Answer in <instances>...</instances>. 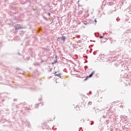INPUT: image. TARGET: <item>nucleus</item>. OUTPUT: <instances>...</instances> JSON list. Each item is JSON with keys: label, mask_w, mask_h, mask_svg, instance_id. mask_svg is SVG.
<instances>
[{"label": "nucleus", "mask_w": 131, "mask_h": 131, "mask_svg": "<svg viewBox=\"0 0 131 131\" xmlns=\"http://www.w3.org/2000/svg\"><path fill=\"white\" fill-rule=\"evenodd\" d=\"M58 72H55L54 74L55 76H57L58 77H59L60 78H62V74L61 73H58Z\"/></svg>", "instance_id": "obj_1"}, {"label": "nucleus", "mask_w": 131, "mask_h": 131, "mask_svg": "<svg viewBox=\"0 0 131 131\" xmlns=\"http://www.w3.org/2000/svg\"><path fill=\"white\" fill-rule=\"evenodd\" d=\"M95 73H96V71H93L91 73V74H90L89 75V78H91L93 77V75H94V74H95Z\"/></svg>", "instance_id": "obj_2"}, {"label": "nucleus", "mask_w": 131, "mask_h": 131, "mask_svg": "<svg viewBox=\"0 0 131 131\" xmlns=\"http://www.w3.org/2000/svg\"><path fill=\"white\" fill-rule=\"evenodd\" d=\"M26 125H27V126H28V127H30V126H31V125L30 124V122L28 121L26 122Z\"/></svg>", "instance_id": "obj_3"}, {"label": "nucleus", "mask_w": 131, "mask_h": 131, "mask_svg": "<svg viewBox=\"0 0 131 131\" xmlns=\"http://www.w3.org/2000/svg\"><path fill=\"white\" fill-rule=\"evenodd\" d=\"M61 40H63V41H65L66 40V37L63 36L61 37H60Z\"/></svg>", "instance_id": "obj_4"}, {"label": "nucleus", "mask_w": 131, "mask_h": 131, "mask_svg": "<svg viewBox=\"0 0 131 131\" xmlns=\"http://www.w3.org/2000/svg\"><path fill=\"white\" fill-rule=\"evenodd\" d=\"M42 104H43L42 102L40 103H39L38 104H36L35 105V107L36 108H38V106H40V105H41V106H42Z\"/></svg>", "instance_id": "obj_5"}, {"label": "nucleus", "mask_w": 131, "mask_h": 131, "mask_svg": "<svg viewBox=\"0 0 131 131\" xmlns=\"http://www.w3.org/2000/svg\"><path fill=\"white\" fill-rule=\"evenodd\" d=\"M83 24L85 25H88V24H91V20L90 21V22H88L86 21H85L83 22Z\"/></svg>", "instance_id": "obj_6"}, {"label": "nucleus", "mask_w": 131, "mask_h": 131, "mask_svg": "<svg viewBox=\"0 0 131 131\" xmlns=\"http://www.w3.org/2000/svg\"><path fill=\"white\" fill-rule=\"evenodd\" d=\"M106 5V1H103L102 2V6H101V9H103V6H105Z\"/></svg>", "instance_id": "obj_7"}, {"label": "nucleus", "mask_w": 131, "mask_h": 131, "mask_svg": "<svg viewBox=\"0 0 131 131\" xmlns=\"http://www.w3.org/2000/svg\"><path fill=\"white\" fill-rule=\"evenodd\" d=\"M94 22H95V23H97V19H95L94 21L91 20V24L94 23Z\"/></svg>", "instance_id": "obj_8"}, {"label": "nucleus", "mask_w": 131, "mask_h": 131, "mask_svg": "<svg viewBox=\"0 0 131 131\" xmlns=\"http://www.w3.org/2000/svg\"><path fill=\"white\" fill-rule=\"evenodd\" d=\"M105 123L106 125H108V124H109V120H106Z\"/></svg>", "instance_id": "obj_9"}, {"label": "nucleus", "mask_w": 131, "mask_h": 131, "mask_svg": "<svg viewBox=\"0 0 131 131\" xmlns=\"http://www.w3.org/2000/svg\"><path fill=\"white\" fill-rule=\"evenodd\" d=\"M17 73L18 74H23V72L18 71Z\"/></svg>", "instance_id": "obj_10"}, {"label": "nucleus", "mask_w": 131, "mask_h": 131, "mask_svg": "<svg viewBox=\"0 0 131 131\" xmlns=\"http://www.w3.org/2000/svg\"><path fill=\"white\" fill-rule=\"evenodd\" d=\"M89 78H90L89 76H86L85 78L84 79V80L85 81H86L87 79H89Z\"/></svg>", "instance_id": "obj_11"}, {"label": "nucleus", "mask_w": 131, "mask_h": 131, "mask_svg": "<svg viewBox=\"0 0 131 131\" xmlns=\"http://www.w3.org/2000/svg\"><path fill=\"white\" fill-rule=\"evenodd\" d=\"M43 19H45V20H46V21H48V18H47V17L43 15Z\"/></svg>", "instance_id": "obj_12"}, {"label": "nucleus", "mask_w": 131, "mask_h": 131, "mask_svg": "<svg viewBox=\"0 0 131 131\" xmlns=\"http://www.w3.org/2000/svg\"><path fill=\"white\" fill-rule=\"evenodd\" d=\"M57 62H58V61L57 60H56L53 62H52V64H56V63H57Z\"/></svg>", "instance_id": "obj_13"}, {"label": "nucleus", "mask_w": 131, "mask_h": 131, "mask_svg": "<svg viewBox=\"0 0 131 131\" xmlns=\"http://www.w3.org/2000/svg\"><path fill=\"white\" fill-rule=\"evenodd\" d=\"M92 104H93V102H91V101H89V103H88L89 105H92Z\"/></svg>", "instance_id": "obj_14"}, {"label": "nucleus", "mask_w": 131, "mask_h": 131, "mask_svg": "<svg viewBox=\"0 0 131 131\" xmlns=\"http://www.w3.org/2000/svg\"><path fill=\"white\" fill-rule=\"evenodd\" d=\"M15 30H18L19 29V27H15Z\"/></svg>", "instance_id": "obj_15"}, {"label": "nucleus", "mask_w": 131, "mask_h": 131, "mask_svg": "<svg viewBox=\"0 0 131 131\" xmlns=\"http://www.w3.org/2000/svg\"><path fill=\"white\" fill-rule=\"evenodd\" d=\"M102 117L103 118H107V115H103Z\"/></svg>", "instance_id": "obj_16"}, {"label": "nucleus", "mask_w": 131, "mask_h": 131, "mask_svg": "<svg viewBox=\"0 0 131 131\" xmlns=\"http://www.w3.org/2000/svg\"><path fill=\"white\" fill-rule=\"evenodd\" d=\"M79 14H82V10H80L79 12H78Z\"/></svg>", "instance_id": "obj_17"}, {"label": "nucleus", "mask_w": 131, "mask_h": 131, "mask_svg": "<svg viewBox=\"0 0 131 131\" xmlns=\"http://www.w3.org/2000/svg\"><path fill=\"white\" fill-rule=\"evenodd\" d=\"M23 27H18V29H23Z\"/></svg>", "instance_id": "obj_18"}, {"label": "nucleus", "mask_w": 131, "mask_h": 131, "mask_svg": "<svg viewBox=\"0 0 131 131\" xmlns=\"http://www.w3.org/2000/svg\"><path fill=\"white\" fill-rule=\"evenodd\" d=\"M27 61H29V60H30V57H27Z\"/></svg>", "instance_id": "obj_19"}, {"label": "nucleus", "mask_w": 131, "mask_h": 131, "mask_svg": "<svg viewBox=\"0 0 131 131\" xmlns=\"http://www.w3.org/2000/svg\"><path fill=\"white\" fill-rule=\"evenodd\" d=\"M80 130H81V131H83V130L82 129V128L81 127L79 128V131H80Z\"/></svg>", "instance_id": "obj_20"}, {"label": "nucleus", "mask_w": 131, "mask_h": 131, "mask_svg": "<svg viewBox=\"0 0 131 131\" xmlns=\"http://www.w3.org/2000/svg\"><path fill=\"white\" fill-rule=\"evenodd\" d=\"M9 8H10V9H13V6H12V5L10 6H9Z\"/></svg>", "instance_id": "obj_21"}, {"label": "nucleus", "mask_w": 131, "mask_h": 131, "mask_svg": "<svg viewBox=\"0 0 131 131\" xmlns=\"http://www.w3.org/2000/svg\"><path fill=\"white\" fill-rule=\"evenodd\" d=\"M48 16H49V17H51V13H48Z\"/></svg>", "instance_id": "obj_22"}, {"label": "nucleus", "mask_w": 131, "mask_h": 131, "mask_svg": "<svg viewBox=\"0 0 131 131\" xmlns=\"http://www.w3.org/2000/svg\"><path fill=\"white\" fill-rule=\"evenodd\" d=\"M18 56H21V54L19 52L17 53Z\"/></svg>", "instance_id": "obj_23"}, {"label": "nucleus", "mask_w": 131, "mask_h": 131, "mask_svg": "<svg viewBox=\"0 0 131 131\" xmlns=\"http://www.w3.org/2000/svg\"><path fill=\"white\" fill-rule=\"evenodd\" d=\"M25 110H29V108H28V107H25Z\"/></svg>", "instance_id": "obj_24"}, {"label": "nucleus", "mask_w": 131, "mask_h": 131, "mask_svg": "<svg viewBox=\"0 0 131 131\" xmlns=\"http://www.w3.org/2000/svg\"><path fill=\"white\" fill-rule=\"evenodd\" d=\"M26 2L27 3H28V2L30 3V0H26Z\"/></svg>", "instance_id": "obj_25"}, {"label": "nucleus", "mask_w": 131, "mask_h": 131, "mask_svg": "<svg viewBox=\"0 0 131 131\" xmlns=\"http://www.w3.org/2000/svg\"><path fill=\"white\" fill-rule=\"evenodd\" d=\"M93 124H94V122H91V125H93Z\"/></svg>", "instance_id": "obj_26"}, {"label": "nucleus", "mask_w": 131, "mask_h": 131, "mask_svg": "<svg viewBox=\"0 0 131 131\" xmlns=\"http://www.w3.org/2000/svg\"><path fill=\"white\" fill-rule=\"evenodd\" d=\"M96 52H93V55H96Z\"/></svg>", "instance_id": "obj_27"}, {"label": "nucleus", "mask_w": 131, "mask_h": 131, "mask_svg": "<svg viewBox=\"0 0 131 131\" xmlns=\"http://www.w3.org/2000/svg\"><path fill=\"white\" fill-rule=\"evenodd\" d=\"M57 1H58V2H59V3L62 2V0H57Z\"/></svg>", "instance_id": "obj_28"}, {"label": "nucleus", "mask_w": 131, "mask_h": 131, "mask_svg": "<svg viewBox=\"0 0 131 131\" xmlns=\"http://www.w3.org/2000/svg\"><path fill=\"white\" fill-rule=\"evenodd\" d=\"M100 38H103V36H100Z\"/></svg>", "instance_id": "obj_29"}, {"label": "nucleus", "mask_w": 131, "mask_h": 131, "mask_svg": "<svg viewBox=\"0 0 131 131\" xmlns=\"http://www.w3.org/2000/svg\"><path fill=\"white\" fill-rule=\"evenodd\" d=\"M84 68H85V69L88 68V66H85L84 67Z\"/></svg>", "instance_id": "obj_30"}, {"label": "nucleus", "mask_w": 131, "mask_h": 131, "mask_svg": "<svg viewBox=\"0 0 131 131\" xmlns=\"http://www.w3.org/2000/svg\"><path fill=\"white\" fill-rule=\"evenodd\" d=\"M13 101H17V99H13Z\"/></svg>", "instance_id": "obj_31"}, {"label": "nucleus", "mask_w": 131, "mask_h": 131, "mask_svg": "<svg viewBox=\"0 0 131 131\" xmlns=\"http://www.w3.org/2000/svg\"><path fill=\"white\" fill-rule=\"evenodd\" d=\"M23 45V43H21V44H20V46H22Z\"/></svg>", "instance_id": "obj_32"}, {"label": "nucleus", "mask_w": 131, "mask_h": 131, "mask_svg": "<svg viewBox=\"0 0 131 131\" xmlns=\"http://www.w3.org/2000/svg\"><path fill=\"white\" fill-rule=\"evenodd\" d=\"M114 103H117V102H115Z\"/></svg>", "instance_id": "obj_33"}]
</instances>
